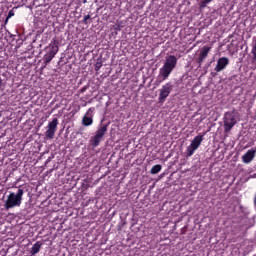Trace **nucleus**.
Listing matches in <instances>:
<instances>
[{
	"label": "nucleus",
	"mask_w": 256,
	"mask_h": 256,
	"mask_svg": "<svg viewBox=\"0 0 256 256\" xmlns=\"http://www.w3.org/2000/svg\"><path fill=\"white\" fill-rule=\"evenodd\" d=\"M177 67V57L175 55H169L166 57L163 67L160 68L158 78L156 83L160 85L163 81H167L169 79V75L173 73V69Z\"/></svg>",
	"instance_id": "obj_1"
},
{
	"label": "nucleus",
	"mask_w": 256,
	"mask_h": 256,
	"mask_svg": "<svg viewBox=\"0 0 256 256\" xmlns=\"http://www.w3.org/2000/svg\"><path fill=\"white\" fill-rule=\"evenodd\" d=\"M23 195H25V190L21 188H19L16 193L11 192L5 201V209L9 211V209H14V207H21V203H23Z\"/></svg>",
	"instance_id": "obj_2"
},
{
	"label": "nucleus",
	"mask_w": 256,
	"mask_h": 256,
	"mask_svg": "<svg viewBox=\"0 0 256 256\" xmlns=\"http://www.w3.org/2000/svg\"><path fill=\"white\" fill-rule=\"evenodd\" d=\"M46 54L43 56V61L45 66L50 61H53L55 59V55L59 53V40L57 38H53L50 44L45 48Z\"/></svg>",
	"instance_id": "obj_3"
},
{
	"label": "nucleus",
	"mask_w": 256,
	"mask_h": 256,
	"mask_svg": "<svg viewBox=\"0 0 256 256\" xmlns=\"http://www.w3.org/2000/svg\"><path fill=\"white\" fill-rule=\"evenodd\" d=\"M109 125L102 124L96 131L95 135L90 138V145L92 147H99L101 141H103V137H105V133H107Z\"/></svg>",
	"instance_id": "obj_4"
},
{
	"label": "nucleus",
	"mask_w": 256,
	"mask_h": 256,
	"mask_svg": "<svg viewBox=\"0 0 256 256\" xmlns=\"http://www.w3.org/2000/svg\"><path fill=\"white\" fill-rule=\"evenodd\" d=\"M223 123H224V131L225 133H229L237 125V119L235 118V112L234 111H228L225 112L224 118H223Z\"/></svg>",
	"instance_id": "obj_5"
},
{
	"label": "nucleus",
	"mask_w": 256,
	"mask_h": 256,
	"mask_svg": "<svg viewBox=\"0 0 256 256\" xmlns=\"http://www.w3.org/2000/svg\"><path fill=\"white\" fill-rule=\"evenodd\" d=\"M171 91H173V84L171 82H168L162 86L159 93L158 101L159 103H165L167 100V97L171 95Z\"/></svg>",
	"instance_id": "obj_6"
},
{
	"label": "nucleus",
	"mask_w": 256,
	"mask_h": 256,
	"mask_svg": "<svg viewBox=\"0 0 256 256\" xmlns=\"http://www.w3.org/2000/svg\"><path fill=\"white\" fill-rule=\"evenodd\" d=\"M57 125H59V119L53 118L51 122L48 123V129L46 130L47 139H54L55 133L57 132Z\"/></svg>",
	"instance_id": "obj_7"
},
{
	"label": "nucleus",
	"mask_w": 256,
	"mask_h": 256,
	"mask_svg": "<svg viewBox=\"0 0 256 256\" xmlns=\"http://www.w3.org/2000/svg\"><path fill=\"white\" fill-rule=\"evenodd\" d=\"M227 65H229V58L221 57L218 59L214 71H216V73H221V71L227 69Z\"/></svg>",
	"instance_id": "obj_8"
},
{
	"label": "nucleus",
	"mask_w": 256,
	"mask_h": 256,
	"mask_svg": "<svg viewBox=\"0 0 256 256\" xmlns=\"http://www.w3.org/2000/svg\"><path fill=\"white\" fill-rule=\"evenodd\" d=\"M256 149H250L248 150L243 156L242 161L243 163L249 164L253 159H255Z\"/></svg>",
	"instance_id": "obj_9"
},
{
	"label": "nucleus",
	"mask_w": 256,
	"mask_h": 256,
	"mask_svg": "<svg viewBox=\"0 0 256 256\" xmlns=\"http://www.w3.org/2000/svg\"><path fill=\"white\" fill-rule=\"evenodd\" d=\"M203 139H204V135L203 134H199L197 135L190 143V145H193L194 147H196L197 149H199V147H201V143H203Z\"/></svg>",
	"instance_id": "obj_10"
},
{
	"label": "nucleus",
	"mask_w": 256,
	"mask_h": 256,
	"mask_svg": "<svg viewBox=\"0 0 256 256\" xmlns=\"http://www.w3.org/2000/svg\"><path fill=\"white\" fill-rule=\"evenodd\" d=\"M43 246V243L40 241H37L30 250V255H37L39 251H41V247Z\"/></svg>",
	"instance_id": "obj_11"
},
{
	"label": "nucleus",
	"mask_w": 256,
	"mask_h": 256,
	"mask_svg": "<svg viewBox=\"0 0 256 256\" xmlns=\"http://www.w3.org/2000/svg\"><path fill=\"white\" fill-rule=\"evenodd\" d=\"M198 148L194 146L193 144H190L186 149V157H193L195 151H197Z\"/></svg>",
	"instance_id": "obj_12"
},
{
	"label": "nucleus",
	"mask_w": 256,
	"mask_h": 256,
	"mask_svg": "<svg viewBox=\"0 0 256 256\" xmlns=\"http://www.w3.org/2000/svg\"><path fill=\"white\" fill-rule=\"evenodd\" d=\"M209 51H211V47H208V46H204L202 48V51L200 52L199 54V57L201 59H207V56L209 55Z\"/></svg>",
	"instance_id": "obj_13"
},
{
	"label": "nucleus",
	"mask_w": 256,
	"mask_h": 256,
	"mask_svg": "<svg viewBox=\"0 0 256 256\" xmlns=\"http://www.w3.org/2000/svg\"><path fill=\"white\" fill-rule=\"evenodd\" d=\"M82 125H84V127H91V125H93V118L88 116H83Z\"/></svg>",
	"instance_id": "obj_14"
},
{
	"label": "nucleus",
	"mask_w": 256,
	"mask_h": 256,
	"mask_svg": "<svg viewBox=\"0 0 256 256\" xmlns=\"http://www.w3.org/2000/svg\"><path fill=\"white\" fill-rule=\"evenodd\" d=\"M161 169H163V166H161V164L154 165L151 168L150 173L151 175H157V173H160Z\"/></svg>",
	"instance_id": "obj_15"
},
{
	"label": "nucleus",
	"mask_w": 256,
	"mask_h": 256,
	"mask_svg": "<svg viewBox=\"0 0 256 256\" xmlns=\"http://www.w3.org/2000/svg\"><path fill=\"white\" fill-rule=\"evenodd\" d=\"M211 1H213V0H201L199 2L200 9H205V7H207V5H209V3H211Z\"/></svg>",
	"instance_id": "obj_16"
},
{
	"label": "nucleus",
	"mask_w": 256,
	"mask_h": 256,
	"mask_svg": "<svg viewBox=\"0 0 256 256\" xmlns=\"http://www.w3.org/2000/svg\"><path fill=\"white\" fill-rule=\"evenodd\" d=\"M94 112H95V108L91 107L87 110L84 117H90L91 119H93V113Z\"/></svg>",
	"instance_id": "obj_17"
},
{
	"label": "nucleus",
	"mask_w": 256,
	"mask_h": 256,
	"mask_svg": "<svg viewBox=\"0 0 256 256\" xmlns=\"http://www.w3.org/2000/svg\"><path fill=\"white\" fill-rule=\"evenodd\" d=\"M94 67H95V71H99L101 69V67H103V63L101 61L97 60Z\"/></svg>",
	"instance_id": "obj_18"
},
{
	"label": "nucleus",
	"mask_w": 256,
	"mask_h": 256,
	"mask_svg": "<svg viewBox=\"0 0 256 256\" xmlns=\"http://www.w3.org/2000/svg\"><path fill=\"white\" fill-rule=\"evenodd\" d=\"M203 61H205V58H200V56H199L197 59L198 67H201V65H203Z\"/></svg>",
	"instance_id": "obj_19"
},
{
	"label": "nucleus",
	"mask_w": 256,
	"mask_h": 256,
	"mask_svg": "<svg viewBox=\"0 0 256 256\" xmlns=\"http://www.w3.org/2000/svg\"><path fill=\"white\" fill-rule=\"evenodd\" d=\"M0 91H5V84L3 83V78L0 77Z\"/></svg>",
	"instance_id": "obj_20"
},
{
	"label": "nucleus",
	"mask_w": 256,
	"mask_h": 256,
	"mask_svg": "<svg viewBox=\"0 0 256 256\" xmlns=\"http://www.w3.org/2000/svg\"><path fill=\"white\" fill-rule=\"evenodd\" d=\"M11 17H15V11H13V9L8 12L7 18L11 19Z\"/></svg>",
	"instance_id": "obj_21"
},
{
	"label": "nucleus",
	"mask_w": 256,
	"mask_h": 256,
	"mask_svg": "<svg viewBox=\"0 0 256 256\" xmlns=\"http://www.w3.org/2000/svg\"><path fill=\"white\" fill-rule=\"evenodd\" d=\"M89 19H91V15H85L83 18V23H85V25H87V21H89Z\"/></svg>",
	"instance_id": "obj_22"
},
{
	"label": "nucleus",
	"mask_w": 256,
	"mask_h": 256,
	"mask_svg": "<svg viewBox=\"0 0 256 256\" xmlns=\"http://www.w3.org/2000/svg\"><path fill=\"white\" fill-rule=\"evenodd\" d=\"M113 29H114L115 31H121V26H119V25H114V26H113Z\"/></svg>",
	"instance_id": "obj_23"
},
{
	"label": "nucleus",
	"mask_w": 256,
	"mask_h": 256,
	"mask_svg": "<svg viewBox=\"0 0 256 256\" xmlns=\"http://www.w3.org/2000/svg\"><path fill=\"white\" fill-rule=\"evenodd\" d=\"M9 19H10V18L6 17L5 22H4V25H7V24L9 23Z\"/></svg>",
	"instance_id": "obj_24"
},
{
	"label": "nucleus",
	"mask_w": 256,
	"mask_h": 256,
	"mask_svg": "<svg viewBox=\"0 0 256 256\" xmlns=\"http://www.w3.org/2000/svg\"><path fill=\"white\" fill-rule=\"evenodd\" d=\"M85 91H87V87H83V88L81 89V92H82V93H85Z\"/></svg>",
	"instance_id": "obj_25"
},
{
	"label": "nucleus",
	"mask_w": 256,
	"mask_h": 256,
	"mask_svg": "<svg viewBox=\"0 0 256 256\" xmlns=\"http://www.w3.org/2000/svg\"><path fill=\"white\" fill-rule=\"evenodd\" d=\"M49 161H51V158H48V159H47V163H49Z\"/></svg>",
	"instance_id": "obj_26"
},
{
	"label": "nucleus",
	"mask_w": 256,
	"mask_h": 256,
	"mask_svg": "<svg viewBox=\"0 0 256 256\" xmlns=\"http://www.w3.org/2000/svg\"><path fill=\"white\" fill-rule=\"evenodd\" d=\"M83 3H87V0H83Z\"/></svg>",
	"instance_id": "obj_27"
}]
</instances>
